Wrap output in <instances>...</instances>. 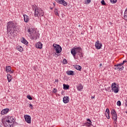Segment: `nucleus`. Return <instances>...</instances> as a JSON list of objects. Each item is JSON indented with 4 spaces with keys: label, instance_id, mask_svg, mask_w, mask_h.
Listing matches in <instances>:
<instances>
[{
    "label": "nucleus",
    "instance_id": "1",
    "mask_svg": "<svg viewBox=\"0 0 127 127\" xmlns=\"http://www.w3.org/2000/svg\"><path fill=\"white\" fill-rule=\"evenodd\" d=\"M14 31H17V29H16V25H15V24L12 21H9L7 23V33L13 34Z\"/></svg>",
    "mask_w": 127,
    "mask_h": 127
},
{
    "label": "nucleus",
    "instance_id": "2",
    "mask_svg": "<svg viewBox=\"0 0 127 127\" xmlns=\"http://www.w3.org/2000/svg\"><path fill=\"white\" fill-rule=\"evenodd\" d=\"M28 33L30 35V38L32 40H36L39 38V33L35 31V29L29 27L27 30Z\"/></svg>",
    "mask_w": 127,
    "mask_h": 127
},
{
    "label": "nucleus",
    "instance_id": "3",
    "mask_svg": "<svg viewBox=\"0 0 127 127\" xmlns=\"http://www.w3.org/2000/svg\"><path fill=\"white\" fill-rule=\"evenodd\" d=\"M71 54L75 58V56L78 55L80 58H83V53H82V49L80 47L75 48L72 49L71 50Z\"/></svg>",
    "mask_w": 127,
    "mask_h": 127
},
{
    "label": "nucleus",
    "instance_id": "4",
    "mask_svg": "<svg viewBox=\"0 0 127 127\" xmlns=\"http://www.w3.org/2000/svg\"><path fill=\"white\" fill-rule=\"evenodd\" d=\"M34 9V16L35 17H38L39 16H43L44 15V11L41 8H38L37 6H35L33 7Z\"/></svg>",
    "mask_w": 127,
    "mask_h": 127
},
{
    "label": "nucleus",
    "instance_id": "5",
    "mask_svg": "<svg viewBox=\"0 0 127 127\" xmlns=\"http://www.w3.org/2000/svg\"><path fill=\"white\" fill-rule=\"evenodd\" d=\"M112 91L115 93H119L120 89H119V85L117 84L115 82L112 83L111 85Z\"/></svg>",
    "mask_w": 127,
    "mask_h": 127
},
{
    "label": "nucleus",
    "instance_id": "6",
    "mask_svg": "<svg viewBox=\"0 0 127 127\" xmlns=\"http://www.w3.org/2000/svg\"><path fill=\"white\" fill-rule=\"evenodd\" d=\"M53 47L54 49L56 50L57 53H61V52H62V48L61 47V46H60V45L54 44Z\"/></svg>",
    "mask_w": 127,
    "mask_h": 127
},
{
    "label": "nucleus",
    "instance_id": "7",
    "mask_svg": "<svg viewBox=\"0 0 127 127\" xmlns=\"http://www.w3.org/2000/svg\"><path fill=\"white\" fill-rule=\"evenodd\" d=\"M6 122H8L11 125H13V123L15 122V119L12 117H8L6 119Z\"/></svg>",
    "mask_w": 127,
    "mask_h": 127
},
{
    "label": "nucleus",
    "instance_id": "8",
    "mask_svg": "<svg viewBox=\"0 0 127 127\" xmlns=\"http://www.w3.org/2000/svg\"><path fill=\"white\" fill-rule=\"evenodd\" d=\"M24 118L25 122H26L27 124H31V117H30V116L28 115H25L24 116Z\"/></svg>",
    "mask_w": 127,
    "mask_h": 127
},
{
    "label": "nucleus",
    "instance_id": "9",
    "mask_svg": "<svg viewBox=\"0 0 127 127\" xmlns=\"http://www.w3.org/2000/svg\"><path fill=\"white\" fill-rule=\"evenodd\" d=\"M115 70H118V69H119L120 71H123V70H124V68H125L124 66L122 65V64H116L115 65Z\"/></svg>",
    "mask_w": 127,
    "mask_h": 127
},
{
    "label": "nucleus",
    "instance_id": "10",
    "mask_svg": "<svg viewBox=\"0 0 127 127\" xmlns=\"http://www.w3.org/2000/svg\"><path fill=\"white\" fill-rule=\"evenodd\" d=\"M111 115H112L113 120L118 119V115H117V113L116 112V111L114 109L111 111Z\"/></svg>",
    "mask_w": 127,
    "mask_h": 127
},
{
    "label": "nucleus",
    "instance_id": "11",
    "mask_svg": "<svg viewBox=\"0 0 127 127\" xmlns=\"http://www.w3.org/2000/svg\"><path fill=\"white\" fill-rule=\"evenodd\" d=\"M56 1L58 2V3H60V4H63L64 6H67V2H66L64 0H56Z\"/></svg>",
    "mask_w": 127,
    "mask_h": 127
},
{
    "label": "nucleus",
    "instance_id": "12",
    "mask_svg": "<svg viewBox=\"0 0 127 127\" xmlns=\"http://www.w3.org/2000/svg\"><path fill=\"white\" fill-rule=\"evenodd\" d=\"M95 46L96 49H101V48H102V46H103V45L102 43H100L99 41H97L95 43Z\"/></svg>",
    "mask_w": 127,
    "mask_h": 127
},
{
    "label": "nucleus",
    "instance_id": "13",
    "mask_svg": "<svg viewBox=\"0 0 127 127\" xmlns=\"http://www.w3.org/2000/svg\"><path fill=\"white\" fill-rule=\"evenodd\" d=\"M3 125L4 127H13V125L11 124V123L8 122V121H5V122L3 123Z\"/></svg>",
    "mask_w": 127,
    "mask_h": 127
},
{
    "label": "nucleus",
    "instance_id": "14",
    "mask_svg": "<svg viewBox=\"0 0 127 127\" xmlns=\"http://www.w3.org/2000/svg\"><path fill=\"white\" fill-rule=\"evenodd\" d=\"M6 71L7 73L9 72L10 74H12V73H13V71L11 70V66H6Z\"/></svg>",
    "mask_w": 127,
    "mask_h": 127
},
{
    "label": "nucleus",
    "instance_id": "15",
    "mask_svg": "<svg viewBox=\"0 0 127 127\" xmlns=\"http://www.w3.org/2000/svg\"><path fill=\"white\" fill-rule=\"evenodd\" d=\"M8 111H9V109L8 108H6L3 110H2L1 111V115H6L7 113H8Z\"/></svg>",
    "mask_w": 127,
    "mask_h": 127
},
{
    "label": "nucleus",
    "instance_id": "16",
    "mask_svg": "<svg viewBox=\"0 0 127 127\" xmlns=\"http://www.w3.org/2000/svg\"><path fill=\"white\" fill-rule=\"evenodd\" d=\"M23 15V17H24V22H26V23H27V22H29V17L28 16H27V15H26V14H24Z\"/></svg>",
    "mask_w": 127,
    "mask_h": 127
},
{
    "label": "nucleus",
    "instance_id": "17",
    "mask_svg": "<svg viewBox=\"0 0 127 127\" xmlns=\"http://www.w3.org/2000/svg\"><path fill=\"white\" fill-rule=\"evenodd\" d=\"M69 97L68 96H64L63 98V102L64 103V104H68V102H69Z\"/></svg>",
    "mask_w": 127,
    "mask_h": 127
},
{
    "label": "nucleus",
    "instance_id": "18",
    "mask_svg": "<svg viewBox=\"0 0 127 127\" xmlns=\"http://www.w3.org/2000/svg\"><path fill=\"white\" fill-rule=\"evenodd\" d=\"M36 48H38L39 49H42V44L41 42H38L36 45Z\"/></svg>",
    "mask_w": 127,
    "mask_h": 127
},
{
    "label": "nucleus",
    "instance_id": "19",
    "mask_svg": "<svg viewBox=\"0 0 127 127\" xmlns=\"http://www.w3.org/2000/svg\"><path fill=\"white\" fill-rule=\"evenodd\" d=\"M87 123H85V125H87L88 127H91V126H92V121L90 119H86Z\"/></svg>",
    "mask_w": 127,
    "mask_h": 127
},
{
    "label": "nucleus",
    "instance_id": "20",
    "mask_svg": "<svg viewBox=\"0 0 127 127\" xmlns=\"http://www.w3.org/2000/svg\"><path fill=\"white\" fill-rule=\"evenodd\" d=\"M78 91H82L83 90V86L81 83L78 84L76 86Z\"/></svg>",
    "mask_w": 127,
    "mask_h": 127
},
{
    "label": "nucleus",
    "instance_id": "21",
    "mask_svg": "<svg viewBox=\"0 0 127 127\" xmlns=\"http://www.w3.org/2000/svg\"><path fill=\"white\" fill-rule=\"evenodd\" d=\"M7 79L8 80V82L9 83V82L11 81V80H12V76L9 74H7Z\"/></svg>",
    "mask_w": 127,
    "mask_h": 127
},
{
    "label": "nucleus",
    "instance_id": "22",
    "mask_svg": "<svg viewBox=\"0 0 127 127\" xmlns=\"http://www.w3.org/2000/svg\"><path fill=\"white\" fill-rule=\"evenodd\" d=\"M124 18L125 20H126L127 21V8L125 9Z\"/></svg>",
    "mask_w": 127,
    "mask_h": 127
},
{
    "label": "nucleus",
    "instance_id": "23",
    "mask_svg": "<svg viewBox=\"0 0 127 127\" xmlns=\"http://www.w3.org/2000/svg\"><path fill=\"white\" fill-rule=\"evenodd\" d=\"M22 43H23L25 45H27V44H28V42L25 40L24 38H22V41H21Z\"/></svg>",
    "mask_w": 127,
    "mask_h": 127
},
{
    "label": "nucleus",
    "instance_id": "24",
    "mask_svg": "<svg viewBox=\"0 0 127 127\" xmlns=\"http://www.w3.org/2000/svg\"><path fill=\"white\" fill-rule=\"evenodd\" d=\"M74 68L76 69V70H79V71H81L82 69V67L79 65H75Z\"/></svg>",
    "mask_w": 127,
    "mask_h": 127
},
{
    "label": "nucleus",
    "instance_id": "25",
    "mask_svg": "<svg viewBox=\"0 0 127 127\" xmlns=\"http://www.w3.org/2000/svg\"><path fill=\"white\" fill-rule=\"evenodd\" d=\"M66 74L67 75H71V76H73L74 75V71L72 70H68L66 71Z\"/></svg>",
    "mask_w": 127,
    "mask_h": 127
},
{
    "label": "nucleus",
    "instance_id": "26",
    "mask_svg": "<svg viewBox=\"0 0 127 127\" xmlns=\"http://www.w3.org/2000/svg\"><path fill=\"white\" fill-rule=\"evenodd\" d=\"M17 50L20 52H22L23 51V48L21 46H17Z\"/></svg>",
    "mask_w": 127,
    "mask_h": 127
},
{
    "label": "nucleus",
    "instance_id": "27",
    "mask_svg": "<svg viewBox=\"0 0 127 127\" xmlns=\"http://www.w3.org/2000/svg\"><path fill=\"white\" fill-rule=\"evenodd\" d=\"M64 86V90H68L70 86L69 85H66L65 84H63Z\"/></svg>",
    "mask_w": 127,
    "mask_h": 127
},
{
    "label": "nucleus",
    "instance_id": "28",
    "mask_svg": "<svg viewBox=\"0 0 127 127\" xmlns=\"http://www.w3.org/2000/svg\"><path fill=\"white\" fill-rule=\"evenodd\" d=\"M54 12H55V15H57L58 16H59V14L58 13V10L57 9V8L55 9Z\"/></svg>",
    "mask_w": 127,
    "mask_h": 127
},
{
    "label": "nucleus",
    "instance_id": "29",
    "mask_svg": "<svg viewBox=\"0 0 127 127\" xmlns=\"http://www.w3.org/2000/svg\"><path fill=\"white\" fill-rule=\"evenodd\" d=\"M105 115L107 119H108V120H110V113H106Z\"/></svg>",
    "mask_w": 127,
    "mask_h": 127
},
{
    "label": "nucleus",
    "instance_id": "30",
    "mask_svg": "<svg viewBox=\"0 0 127 127\" xmlns=\"http://www.w3.org/2000/svg\"><path fill=\"white\" fill-rule=\"evenodd\" d=\"M90 2H91V0H85V3L86 4H89V3H90Z\"/></svg>",
    "mask_w": 127,
    "mask_h": 127
},
{
    "label": "nucleus",
    "instance_id": "31",
    "mask_svg": "<svg viewBox=\"0 0 127 127\" xmlns=\"http://www.w3.org/2000/svg\"><path fill=\"white\" fill-rule=\"evenodd\" d=\"M117 106L121 107V106H122V102H121V101H118L117 102Z\"/></svg>",
    "mask_w": 127,
    "mask_h": 127
},
{
    "label": "nucleus",
    "instance_id": "32",
    "mask_svg": "<svg viewBox=\"0 0 127 127\" xmlns=\"http://www.w3.org/2000/svg\"><path fill=\"white\" fill-rule=\"evenodd\" d=\"M111 3H116L118 0H110Z\"/></svg>",
    "mask_w": 127,
    "mask_h": 127
},
{
    "label": "nucleus",
    "instance_id": "33",
    "mask_svg": "<svg viewBox=\"0 0 127 127\" xmlns=\"http://www.w3.org/2000/svg\"><path fill=\"white\" fill-rule=\"evenodd\" d=\"M67 60L65 59H64L63 60V64H67Z\"/></svg>",
    "mask_w": 127,
    "mask_h": 127
},
{
    "label": "nucleus",
    "instance_id": "34",
    "mask_svg": "<svg viewBox=\"0 0 127 127\" xmlns=\"http://www.w3.org/2000/svg\"><path fill=\"white\" fill-rule=\"evenodd\" d=\"M101 4L103 5H106V2H105V0H101Z\"/></svg>",
    "mask_w": 127,
    "mask_h": 127
},
{
    "label": "nucleus",
    "instance_id": "35",
    "mask_svg": "<svg viewBox=\"0 0 127 127\" xmlns=\"http://www.w3.org/2000/svg\"><path fill=\"white\" fill-rule=\"evenodd\" d=\"M53 93H54V94H56V93H57V89L54 88L53 90Z\"/></svg>",
    "mask_w": 127,
    "mask_h": 127
},
{
    "label": "nucleus",
    "instance_id": "36",
    "mask_svg": "<svg viewBox=\"0 0 127 127\" xmlns=\"http://www.w3.org/2000/svg\"><path fill=\"white\" fill-rule=\"evenodd\" d=\"M27 99H28L29 100H32V97H31V96L30 95H28L27 96Z\"/></svg>",
    "mask_w": 127,
    "mask_h": 127
},
{
    "label": "nucleus",
    "instance_id": "37",
    "mask_svg": "<svg viewBox=\"0 0 127 127\" xmlns=\"http://www.w3.org/2000/svg\"><path fill=\"white\" fill-rule=\"evenodd\" d=\"M106 113H107V114H110V109H109V108L106 109Z\"/></svg>",
    "mask_w": 127,
    "mask_h": 127
},
{
    "label": "nucleus",
    "instance_id": "38",
    "mask_svg": "<svg viewBox=\"0 0 127 127\" xmlns=\"http://www.w3.org/2000/svg\"><path fill=\"white\" fill-rule=\"evenodd\" d=\"M110 89H111V87H109L108 88H107V91H108V92H111V91Z\"/></svg>",
    "mask_w": 127,
    "mask_h": 127
},
{
    "label": "nucleus",
    "instance_id": "39",
    "mask_svg": "<svg viewBox=\"0 0 127 127\" xmlns=\"http://www.w3.org/2000/svg\"><path fill=\"white\" fill-rule=\"evenodd\" d=\"M125 63H127V61H124L123 62V63H121V64L122 65H124V64H125Z\"/></svg>",
    "mask_w": 127,
    "mask_h": 127
},
{
    "label": "nucleus",
    "instance_id": "40",
    "mask_svg": "<svg viewBox=\"0 0 127 127\" xmlns=\"http://www.w3.org/2000/svg\"><path fill=\"white\" fill-rule=\"evenodd\" d=\"M29 107L31 108L32 110V108H33V106L32 104L29 105Z\"/></svg>",
    "mask_w": 127,
    "mask_h": 127
},
{
    "label": "nucleus",
    "instance_id": "41",
    "mask_svg": "<svg viewBox=\"0 0 127 127\" xmlns=\"http://www.w3.org/2000/svg\"><path fill=\"white\" fill-rule=\"evenodd\" d=\"M114 124H117V120H114Z\"/></svg>",
    "mask_w": 127,
    "mask_h": 127
},
{
    "label": "nucleus",
    "instance_id": "42",
    "mask_svg": "<svg viewBox=\"0 0 127 127\" xmlns=\"http://www.w3.org/2000/svg\"><path fill=\"white\" fill-rule=\"evenodd\" d=\"M91 99H95V95L91 96Z\"/></svg>",
    "mask_w": 127,
    "mask_h": 127
},
{
    "label": "nucleus",
    "instance_id": "43",
    "mask_svg": "<svg viewBox=\"0 0 127 127\" xmlns=\"http://www.w3.org/2000/svg\"><path fill=\"white\" fill-rule=\"evenodd\" d=\"M99 66H100V67H101V66H103V64H100Z\"/></svg>",
    "mask_w": 127,
    "mask_h": 127
},
{
    "label": "nucleus",
    "instance_id": "44",
    "mask_svg": "<svg viewBox=\"0 0 127 127\" xmlns=\"http://www.w3.org/2000/svg\"><path fill=\"white\" fill-rule=\"evenodd\" d=\"M80 26H81V25H79V27H80Z\"/></svg>",
    "mask_w": 127,
    "mask_h": 127
}]
</instances>
